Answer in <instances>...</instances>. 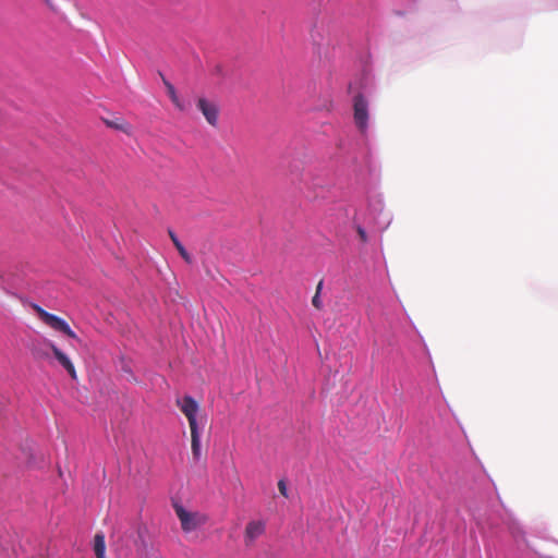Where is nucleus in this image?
I'll list each match as a JSON object with an SVG mask.
<instances>
[{
    "instance_id": "3",
    "label": "nucleus",
    "mask_w": 558,
    "mask_h": 558,
    "mask_svg": "<svg viewBox=\"0 0 558 558\" xmlns=\"http://www.w3.org/2000/svg\"><path fill=\"white\" fill-rule=\"evenodd\" d=\"M178 408L185 415L189 421L190 429L203 428L204 424L199 426L197 420V413L199 410L198 402L191 396L184 395L182 398H178L175 401Z\"/></svg>"
},
{
    "instance_id": "17",
    "label": "nucleus",
    "mask_w": 558,
    "mask_h": 558,
    "mask_svg": "<svg viewBox=\"0 0 558 558\" xmlns=\"http://www.w3.org/2000/svg\"><path fill=\"white\" fill-rule=\"evenodd\" d=\"M45 3L53 11H57V7L52 0H44Z\"/></svg>"
},
{
    "instance_id": "8",
    "label": "nucleus",
    "mask_w": 558,
    "mask_h": 558,
    "mask_svg": "<svg viewBox=\"0 0 558 558\" xmlns=\"http://www.w3.org/2000/svg\"><path fill=\"white\" fill-rule=\"evenodd\" d=\"M202 432L203 428L191 429V449L195 461H198L202 456Z\"/></svg>"
},
{
    "instance_id": "4",
    "label": "nucleus",
    "mask_w": 558,
    "mask_h": 558,
    "mask_svg": "<svg viewBox=\"0 0 558 558\" xmlns=\"http://www.w3.org/2000/svg\"><path fill=\"white\" fill-rule=\"evenodd\" d=\"M354 123L361 133H366L368 128V102L362 94H357L353 101Z\"/></svg>"
},
{
    "instance_id": "22",
    "label": "nucleus",
    "mask_w": 558,
    "mask_h": 558,
    "mask_svg": "<svg viewBox=\"0 0 558 558\" xmlns=\"http://www.w3.org/2000/svg\"><path fill=\"white\" fill-rule=\"evenodd\" d=\"M424 348H425V350L427 351V354H429V353H428V350H427V344H424ZM428 357L430 359V355H428Z\"/></svg>"
},
{
    "instance_id": "5",
    "label": "nucleus",
    "mask_w": 558,
    "mask_h": 558,
    "mask_svg": "<svg viewBox=\"0 0 558 558\" xmlns=\"http://www.w3.org/2000/svg\"><path fill=\"white\" fill-rule=\"evenodd\" d=\"M197 109L203 113L207 123L211 126H217L219 120L218 105L205 97H199L196 102Z\"/></svg>"
},
{
    "instance_id": "15",
    "label": "nucleus",
    "mask_w": 558,
    "mask_h": 558,
    "mask_svg": "<svg viewBox=\"0 0 558 558\" xmlns=\"http://www.w3.org/2000/svg\"><path fill=\"white\" fill-rule=\"evenodd\" d=\"M357 232H359L361 241H363V242L368 241V239L366 236V232L361 227L357 228Z\"/></svg>"
},
{
    "instance_id": "1",
    "label": "nucleus",
    "mask_w": 558,
    "mask_h": 558,
    "mask_svg": "<svg viewBox=\"0 0 558 558\" xmlns=\"http://www.w3.org/2000/svg\"><path fill=\"white\" fill-rule=\"evenodd\" d=\"M172 507L184 533H192L206 523V515L197 511H189L183 505L177 501L172 504Z\"/></svg>"
},
{
    "instance_id": "16",
    "label": "nucleus",
    "mask_w": 558,
    "mask_h": 558,
    "mask_svg": "<svg viewBox=\"0 0 558 558\" xmlns=\"http://www.w3.org/2000/svg\"><path fill=\"white\" fill-rule=\"evenodd\" d=\"M168 232H169V236L172 241V244H180V241H179L177 234L172 230H169Z\"/></svg>"
},
{
    "instance_id": "10",
    "label": "nucleus",
    "mask_w": 558,
    "mask_h": 558,
    "mask_svg": "<svg viewBox=\"0 0 558 558\" xmlns=\"http://www.w3.org/2000/svg\"><path fill=\"white\" fill-rule=\"evenodd\" d=\"M93 550L96 555V558H106V542L105 534L102 532H97L95 534L93 542Z\"/></svg>"
},
{
    "instance_id": "2",
    "label": "nucleus",
    "mask_w": 558,
    "mask_h": 558,
    "mask_svg": "<svg viewBox=\"0 0 558 558\" xmlns=\"http://www.w3.org/2000/svg\"><path fill=\"white\" fill-rule=\"evenodd\" d=\"M33 308L37 313L40 320L43 323H45L47 326H49L50 328H52L53 330H56L62 335H65L72 339L77 338V335L75 333V331L71 328V326L64 318H62L56 314L47 312L46 310H44L40 305H38L36 303L33 304Z\"/></svg>"
},
{
    "instance_id": "20",
    "label": "nucleus",
    "mask_w": 558,
    "mask_h": 558,
    "mask_svg": "<svg viewBox=\"0 0 558 558\" xmlns=\"http://www.w3.org/2000/svg\"><path fill=\"white\" fill-rule=\"evenodd\" d=\"M376 205L381 206L380 201H377V202H376V204H374V205H373V208H374V209H376V208H375V207H376Z\"/></svg>"
},
{
    "instance_id": "11",
    "label": "nucleus",
    "mask_w": 558,
    "mask_h": 558,
    "mask_svg": "<svg viewBox=\"0 0 558 558\" xmlns=\"http://www.w3.org/2000/svg\"><path fill=\"white\" fill-rule=\"evenodd\" d=\"M324 288V280H319V282L316 286L315 294L312 299V304L315 308L322 310L323 308V301H322V291Z\"/></svg>"
},
{
    "instance_id": "9",
    "label": "nucleus",
    "mask_w": 558,
    "mask_h": 558,
    "mask_svg": "<svg viewBox=\"0 0 558 558\" xmlns=\"http://www.w3.org/2000/svg\"><path fill=\"white\" fill-rule=\"evenodd\" d=\"M162 81H163V84H165V86L167 88L168 96H169L170 100L172 101V104L174 105V107L179 111H185L186 110V106L179 98L174 86L169 81H167L165 77L162 78Z\"/></svg>"
},
{
    "instance_id": "21",
    "label": "nucleus",
    "mask_w": 558,
    "mask_h": 558,
    "mask_svg": "<svg viewBox=\"0 0 558 558\" xmlns=\"http://www.w3.org/2000/svg\"><path fill=\"white\" fill-rule=\"evenodd\" d=\"M216 70H217V72H218V73H220V71H221L220 65H217V66H216Z\"/></svg>"
},
{
    "instance_id": "18",
    "label": "nucleus",
    "mask_w": 558,
    "mask_h": 558,
    "mask_svg": "<svg viewBox=\"0 0 558 558\" xmlns=\"http://www.w3.org/2000/svg\"><path fill=\"white\" fill-rule=\"evenodd\" d=\"M108 125L116 128V129H122L120 124L113 123V122H108Z\"/></svg>"
},
{
    "instance_id": "7",
    "label": "nucleus",
    "mask_w": 558,
    "mask_h": 558,
    "mask_svg": "<svg viewBox=\"0 0 558 558\" xmlns=\"http://www.w3.org/2000/svg\"><path fill=\"white\" fill-rule=\"evenodd\" d=\"M265 529H266V525L263 521H260V520L250 521L245 529V535H244L245 544L246 545L252 544L257 537H259L260 535L264 534Z\"/></svg>"
},
{
    "instance_id": "13",
    "label": "nucleus",
    "mask_w": 558,
    "mask_h": 558,
    "mask_svg": "<svg viewBox=\"0 0 558 558\" xmlns=\"http://www.w3.org/2000/svg\"><path fill=\"white\" fill-rule=\"evenodd\" d=\"M180 253V255L182 256V258L191 264L192 263V256L190 255V253L187 252V246H175Z\"/></svg>"
},
{
    "instance_id": "14",
    "label": "nucleus",
    "mask_w": 558,
    "mask_h": 558,
    "mask_svg": "<svg viewBox=\"0 0 558 558\" xmlns=\"http://www.w3.org/2000/svg\"><path fill=\"white\" fill-rule=\"evenodd\" d=\"M278 488L284 497H288V488L284 480L278 482Z\"/></svg>"
},
{
    "instance_id": "12",
    "label": "nucleus",
    "mask_w": 558,
    "mask_h": 558,
    "mask_svg": "<svg viewBox=\"0 0 558 558\" xmlns=\"http://www.w3.org/2000/svg\"><path fill=\"white\" fill-rule=\"evenodd\" d=\"M379 218H380L379 223L381 226H388L390 223V214L388 211H385L384 208H381V207L379 210Z\"/></svg>"
},
{
    "instance_id": "6",
    "label": "nucleus",
    "mask_w": 558,
    "mask_h": 558,
    "mask_svg": "<svg viewBox=\"0 0 558 558\" xmlns=\"http://www.w3.org/2000/svg\"><path fill=\"white\" fill-rule=\"evenodd\" d=\"M47 345L51 349L52 354L60 366L64 368V371L69 374V376L76 380L77 374L75 366L68 354H65L57 344L52 341H48Z\"/></svg>"
},
{
    "instance_id": "19",
    "label": "nucleus",
    "mask_w": 558,
    "mask_h": 558,
    "mask_svg": "<svg viewBox=\"0 0 558 558\" xmlns=\"http://www.w3.org/2000/svg\"><path fill=\"white\" fill-rule=\"evenodd\" d=\"M123 369H124V372L129 373L131 376H134L132 369H130V368H123Z\"/></svg>"
}]
</instances>
